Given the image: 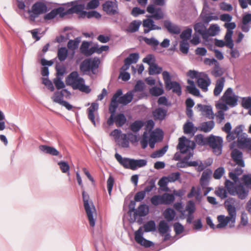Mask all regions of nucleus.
Returning a JSON list of instances; mask_svg holds the SVG:
<instances>
[{
    "instance_id": "nucleus-37",
    "label": "nucleus",
    "mask_w": 251,
    "mask_h": 251,
    "mask_svg": "<svg viewBox=\"0 0 251 251\" xmlns=\"http://www.w3.org/2000/svg\"><path fill=\"white\" fill-rule=\"evenodd\" d=\"M241 167H237L234 170V172L229 173V177L233 181V182L237 183L239 181L238 176L241 175L243 173V170Z\"/></svg>"
},
{
    "instance_id": "nucleus-22",
    "label": "nucleus",
    "mask_w": 251,
    "mask_h": 251,
    "mask_svg": "<svg viewBox=\"0 0 251 251\" xmlns=\"http://www.w3.org/2000/svg\"><path fill=\"white\" fill-rule=\"evenodd\" d=\"M194 29L195 32L201 35L203 39H207L208 32H207L206 27L204 24L201 22L197 23L194 25Z\"/></svg>"
},
{
    "instance_id": "nucleus-43",
    "label": "nucleus",
    "mask_w": 251,
    "mask_h": 251,
    "mask_svg": "<svg viewBox=\"0 0 251 251\" xmlns=\"http://www.w3.org/2000/svg\"><path fill=\"white\" fill-rule=\"evenodd\" d=\"M68 51L66 47H61L57 51V57L60 62L65 61L68 56Z\"/></svg>"
},
{
    "instance_id": "nucleus-45",
    "label": "nucleus",
    "mask_w": 251,
    "mask_h": 251,
    "mask_svg": "<svg viewBox=\"0 0 251 251\" xmlns=\"http://www.w3.org/2000/svg\"><path fill=\"white\" fill-rule=\"evenodd\" d=\"M162 71V68L154 63L151 65L149 68V74L152 75H154L160 74Z\"/></svg>"
},
{
    "instance_id": "nucleus-58",
    "label": "nucleus",
    "mask_w": 251,
    "mask_h": 251,
    "mask_svg": "<svg viewBox=\"0 0 251 251\" xmlns=\"http://www.w3.org/2000/svg\"><path fill=\"white\" fill-rule=\"evenodd\" d=\"M139 58V55L138 53H132L125 59L126 60L127 63L132 64L136 63L138 61Z\"/></svg>"
},
{
    "instance_id": "nucleus-52",
    "label": "nucleus",
    "mask_w": 251,
    "mask_h": 251,
    "mask_svg": "<svg viewBox=\"0 0 251 251\" xmlns=\"http://www.w3.org/2000/svg\"><path fill=\"white\" fill-rule=\"evenodd\" d=\"M168 149V146L167 145H166L161 149H159L152 153L151 155V157L152 158L162 157L165 154Z\"/></svg>"
},
{
    "instance_id": "nucleus-28",
    "label": "nucleus",
    "mask_w": 251,
    "mask_h": 251,
    "mask_svg": "<svg viewBox=\"0 0 251 251\" xmlns=\"http://www.w3.org/2000/svg\"><path fill=\"white\" fill-rule=\"evenodd\" d=\"M149 213V208L146 204H141L133 213V221H135L137 216L143 217Z\"/></svg>"
},
{
    "instance_id": "nucleus-34",
    "label": "nucleus",
    "mask_w": 251,
    "mask_h": 251,
    "mask_svg": "<svg viewBox=\"0 0 251 251\" xmlns=\"http://www.w3.org/2000/svg\"><path fill=\"white\" fill-rule=\"evenodd\" d=\"M143 41L148 45L152 47V50L154 51H156L158 52H161V51H159L158 50V46L159 45V42L155 38L151 37V38H148L147 37H144Z\"/></svg>"
},
{
    "instance_id": "nucleus-38",
    "label": "nucleus",
    "mask_w": 251,
    "mask_h": 251,
    "mask_svg": "<svg viewBox=\"0 0 251 251\" xmlns=\"http://www.w3.org/2000/svg\"><path fill=\"white\" fill-rule=\"evenodd\" d=\"M141 22L140 21L134 20L131 22L126 29L127 32L134 33L139 30Z\"/></svg>"
},
{
    "instance_id": "nucleus-48",
    "label": "nucleus",
    "mask_w": 251,
    "mask_h": 251,
    "mask_svg": "<svg viewBox=\"0 0 251 251\" xmlns=\"http://www.w3.org/2000/svg\"><path fill=\"white\" fill-rule=\"evenodd\" d=\"M232 34L233 31H227L224 38L226 43V47L231 49L234 47V43L232 39Z\"/></svg>"
},
{
    "instance_id": "nucleus-60",
    "label": "nucleus",
    "mask_w": 251,
    "mask_h": 251,
    "mask_svg": "<svg viewBox=\"0 0 251 251\" xmlns=\"http://www.w3.org/2000/svg\"><path fill=\"white\" fill-rule=\"evenodd\" d=\"M88 1V0H87L85 5L86 9H95L98 7L100 4L99 0H92L89 1Z\"/></svg>"
},
{
    "instance_id": "nucleus-55",
    "label": "nucleus",
    "mask_w": 251,
    "mask_h": 251,
    "mask_svg": "<svg viewBox=\"0 0 251 251\" xmlns=\"http://www.w3.org/2000/svg\"><path fill=\"white\" fill-rule=\"evenodd\" d=\"M144 231L145 232H149L154 231L156 228L155 222L153 220L148 221L144 225Z\"/></svg>"
},
{
    "instance_id": "nucleus-2",
    "label": "nucleus",
    "mask_w": 251,
    "mask_h": 251,
    "mask_svg": "<svg viewBox=\"0 0 251 251\" xmlns=\"http://www.w3.org/2000/svg\"><path fill=\"white\" fill-rule=\"evenodd\" d=\"M116 97L110 102L109 111L111 115L107 121V124L109 126H111L115 123L116 126L119 127L123 126L126 123L127 119L123 113H118L115 115L117 109V104L115 102Z\"/></svg>"
},
{
    "instance_id": "nucleus-36",
    "label": "nucleus",
    "mask_w": 251,
    "mask_h": 251,
    "mask_svg": "<svg viewBox=\"0 0 251 251\" xmlns=\"http://www.w3.org/2000/svg\"><path fill=\"white\" fill-rule=\"evenodd\" d=\"M215 123L213 121H209L202 123L200 126V130L204 132H210L214 127Z\"/></svg>"
},
{
    "instance_id": "nucleus-10",
    "label": "nucleus",
    "mask_w": 251,
    "mask_h": 251,
    "mask_svg": "<svg viewBox=\"0 0 251 251\" xmlns=\"http://www.w3.org/2000/svg\"><path fill=\"white\" fill-rule=\"evenodd\" d=\"M48 11V7L46 3L42 1H37L32 5L31 9L28 10V13L30 20L34 21L39 15L46 13Z\"/></svg>"
},
{
    "instance_id": "nucleus-25",
    "label": "nucleus",
    "mask_w": 251,
    "mask_h": 251,
    "mask_svg": "<svg viewBox=\"0 0 251 251\" xmlns=\"http://www.w3.org/2000/svg\"><path fill=\"white\" fill-rule=\"evenodd\" d=\"M67 96L71 95V93L67 89H62L61 91H57L54 92L53 96L51 97V99L53 102L60 104L63 100V97L65 94Z\"/></svg>"
},
{
    "instance_id": "nucleus-63",
    "label": "nucleus",
    "mask_w": 251,
    "mask_h": 251,
    "mask_svg": "<svg viewBox=\"0 0 251 251\" xmlns=\"http://www.w3.org/2000/svg\"><path fill=\"white\" fill-rule=\"evenodd\" d=\"M143 62L147 63L149 65V67L152 64H154L155 62V58L154 56L152 54H149L143 58Z\"/></svg>"
},
{
    "instance_id": "nucleus-14",
    "label": "nucleus",
    "mask_w": 251,
    "mask_h": 251,
    "mask_svg": "<svg viewBox=\"0 0 251 251\" xmlns=\"http://www.w3.org/2000/svg\"><path fill=\"white\" fill-rule=\"evenodd\" d=\"M103 11L108 15L112 16L119 14L118 5L116 0H107L102 4Z\"/></svg>"
},
{
    "instance_id": "nucleus-57",
    "label": "nucleus",
    "mask_w": 251,
    "mask_h": 251,
    "mask_svg": "<svg viewBox=\"0 0 251 251\" xmlns=\"http://www.w3.org/2000/svg\"><path fill=\"white\" fill-rule=\"evenodd\" d=\"M192 33V29L191 28L188 27L182 32L180 35V38L183 41H187L191 37Z\"/></svg>"
},
{
    "instance_id": "nucleus-24",
    "label": "nucleus",
    "mask_w": 251,
    "mask_h": 251,
    "mask_svg": "<svg viewBox=\"0 0 251 251\" xmlns=\"http://www.w3.org/2000/svg\"><path fill=\"white\" fill-rule=\"evenodd\" d=\"M167 109H164L161 107H158L152 111V115L154 120L155 121L159 120L162 121L164 120L167 116Z\"/></svg>"
},
{
    "instance_id": "nucleus-12",
    "label": "nucleus",
    "mask_w": 251,
    "mask_h": 251,
    "mask_svg": "<svg viewBox=\"0 0 251 251\" xmlns=\"http://www.w3.org/2000/svg\"><path fill=\"white\" fill-rule=\"evenodd\" d=\"M223 140L222 137L212 134L208 136V145L213 150L216 155H220L222 152Z\"/></svg>"
},
{
    "instance_id": "nucleus-11",
    "label": "nucleus",
    "mask_w": 251,
    "mask_h": 251,
    "mask_svg": "<svg viewBox=\"0 0 251 251\" xmlns=\"http://www.w3.org/2000/svg\"><path fill=\"white\" fill-rule=\"evenodd\" d=\"M244 126L240 125L235 127L231 131V125L229 122L226 123L222 128V130L227 133L226 137L228 142H231L236 138V136L238 135L243 131Z\"/></svg>"
},
{
    "instance_id": "nucleus-49",
    "label": "nucleus",
    "mask_w": 251,
    "mask_h": 251,
    "mask_svg": "<svg viewBox=\"0 0 251 251\" xmlns=\"http://www.w3.org/2000/svg\"><path fill=\"white\" fill-rule=\"evenodd\" d=\"M83 14L82 18L86 17L88 19L95 18L96 19H98L101 17L100 13L95 10L90 11L88 12L85 11V12H83Z\"/></svg>"
},
{
    "instance_id": "nucleus-26",
    "label": "nucleus",
    "mask_w": 251,
    "mask_h": 251,
    "mask_svg": "<svg viewBox=\"0 0 251 251\" xmlns=\"http://www.w3.org/2000/svg\"><path fill=\"white\" fill-rule=\"evenodd\" d=\"M251 27V14L246 13L242 18V25L241 29L244 32L249 31Z\"/></svg>"
},
{
    "instance_id": "nucleus-56",
    "label": "nucleus",
    "mask_w": 251,
    "mask_h": 251,
    "mask_svg": "<svg viewBox=\"0 0 251 251\" xmlns=\"http://www.w3.org/2000/svg\"><path fill=\"white\" fill-rule=\"evenodd\" d=\"M223 100L225 101L226 104H228L231 107H234L237 105L238 96L234 95L233 97H228V98Z\"/></svg>"
},
{
    "instance_id": "nucleus-54",
    "label": "nucleus",
    "mask_w": 251,
    "mask_h": 251,
    "mask_svg": "<svg viewBox=\"0 0 251 251\" xmlns=\"http://www.w3.org/2000/svg\"><path fill=\"white\" fill-rule=\"evenodd\" d=\"M220 31V27L217 25H211L208 29H207L208 34L207 35V39L210 36H214L216 35L218 32Z\"/></svg>"
},
{
    "instance_id": "nucleus-33",
    "label": "nucleus",
    "mask_w": 251,
    "mask_h": 251,
    "mask_svg": "<svg viewBox=\"0 0 251 251\" xmlns=\"http://www.w3.org/2000/svg\"><path fill=\"white\" fill-rule=\"evenodd\" d=\"M187 163L189 167H196V170L199 172L203 171L208 165H210V164L204 165L200 160L188 161Z\"/></svg>"
},
{
    "instance_id": "nucleus-30",
    "label": "nucleus",
    "mask_w": 251,
    "mask_h": 251,
    "mask_svg": "<svg viewBox=\"0 0 251 251\" xmlns=\"http://www.w3.org/2000/svg\"><path fill=\"white\" fill-rule=\"evenodd\" d=\"M197 106L199 108V111H201L202 114H205L207 118L209 119L214 118V114L211 106L198 104Z\"/></svg>"
},
{
    "instance_id": "nucleus-40",
    "label": "nucleus",
    "mask_w": 251,
    "mask_h": 251,
    "mask_svg": "<svg viewBox=\"0 0 251 251\" xmlns=\"http://www.w3.org/2000/svg\"><path fill=\"white\" fill-rule=\"evenodd\" d=\"M81 41V37H77L74 40H70L67 44V47L71 50H75L78 48L79 43Z\"/></svg>"
},
{
    "instance_id": "nucleus-47",
    "label": "nucleus",
    "mask_w": 251,
    "mask_h": 251,
    "mask_svg": "<svg viewBox=\"0 0 251 251\" xmlns=\"http://www.w3.org/2000/svg\"><path fill=\"white\" fill-rule=\"evenodd\" d=\"M224 72L222 69V68L220 66V63L217 62V63L214 65L213 70L211 71V74L215 77H218L221 76Z\"/></svg>"
},
{
    "instance_id": "nucleus-27",
    "label": "nucleus",
    "mask_w": 251,
    "mask_h": 251,
    "mask_svg": "<svg viewBox=\"0 0 251 251\" xmlns=\"http://www.w3.org/2000/svg\"><path fill=\"white\" fill-rule=\"evenodd\" d=\"M197 83L199 86L204 92L208 90V87L211 84V80L207 75H205L204 77H199L197 80Z\"/></svg>"
},
{
    "instance_id": "nucleus-17",
    "label": "nucleus",
    "mask_w": 251,
    "mask_h": 251,
    "mask_svg": "<svg viewBox=\"0 0 251 251\" xmlns=\"http://www.w3.org/2000/svg\"><path fill=\"white\" fill-rule=\"evenodd\" d=\"M147 11L151 14L150 17L156 20H159L164 18V13L160 7L155 8L153 4H149L147 8Z\"/></svg>"
},
{
    "instance_id": "nucleus-46",
    "label": "nucleus",
    "mask_w": 251,
    "mask_h": 251,
    "mask_svg": "<svg viewBox=\"0 0 251 251\" xmlns=\"http://www.w3.org/2000/svg\"><path fill=\"white\" fill-rule=\"evenodd\" d=\"M196 142L200 146L208 145V136L205 137L202 134H200L195 137Z\"/></svg>"
},
{
    "instance_id": "nucleus-5",
    "label": "nucleus",
    "mask_w": 251,
    "mask_h": 251,
    "mask_svg": "<svg viewBox=\"0 0 251 251\" xmlns=\"http://www.w3.org/2000/svg\"><path fill=\"white\" fill-rule=\"evenodd\" d=\"M115 157L118 162L126 169L136 170L139 168H142L147 165V161L146 159H134L127 157H122L118 153L115 154Z\"/></svg>"
},
{
    "instance_id": "nucleus-42",
    "label": "nucleus",
    "mask_w": 251,
    "mask_h": 251,
    "mask_svg": "<svg viewBox=\"0 0 251 251\" xmlns=\"http://www.w3.org/2000/svg\"><path fill=\"white\" fill-rule=\"evenodd\" d=\"M163 204H170L175 200V195L173 194L164 193L161 195Z\"/></svg>"
},
{
    "instance_id": "nucleus-18",
    "label": "nucleus",
    "mask_w": 251,
    "mask_h": 251,
    "mask_svg": "<svg viewBox=\"0 0 251 251\" xmlns=\"http://www.w3.org/2000/svg\"><path fill=\"white\" fill-rule=\"evenodd\" d=\"M231 157L235 164L239 167H244L245 162L243 158V153L238 149H233L231 152Z\"/></svg>"
},
{
    "instance_id": "nucleus-3",
    "label": "nucleus",
    "mask_w": 251,
    "mask_h": 251,
    "mask_svg": "<svg viewBox=\"0 0 251 251\" xmlns=\"http://www.w3.org/2000/svg\"><path fill=\"white\" fill-rule=\"evenodd\" d=\"M235 183L229 179H226L225 185L228 192L232 196L237 195L239 199H246L249 195V188L241 183L236 185Z\"/></svg>"
},
{
    "instance_id": "nucleus-44",
    "label": "nucleus",
    "mask_w": 251,
    "mask_h": 251,
    "mask_svg": "<svg viewBox=\"0 0 251 251\" xmlns=\"http://www.w3.org/2000/svg\"><path fill=\"white\" fill-rule=\"evenodd\" d=\"M150 137L157 142L160 141L162 140L163 138V131L160 129H158L157 130L152 131L150 133Z\"/></svg>"
},
{
    "instance_id": "nucleus-61",
    "label": "nucleus",
    "mask_w": 251,
    "mask_h": 251,
    "mask_svg": "<svg viewBox=\"0 0 251 251\" xmlns=\"http://www.w3.org/2000/svg\"><path fill=\"white\" fill-rule=\"evenodd\" d=\"M227 192L228 190L226 188L225 189L224 188H219L215 191V194L221 199H224L227 197Z\"/></svg>"
},
{
    "instance_id": "nucleus-51",
    "label": "nucleus",
    "mask_w": 251,
    "mask_h": 251,
    "mask_svg": "<svg viewBox=\"0 0 251 251\" xmlns=\"http://www.w3.org/2000/svg\"><path fill=\"white\" fill-rule=\"evenodd\" d=\"M118 144L123 148H127L129 146V142L127 135L126 133H123L121 135V140L117 141Z\"/></svg>"
},
{
    "instance_id": "nucleus-31",
    "label": "nucleus",
    "mask_w": 251,
    "mask_h": 251,
    "mask_svg": "<svg viewBox=\"0 0 251 251\" xmlns=\"http://www.w3.org/2000/svg\"><path fill=\"white\" fill-rule=\"evenodd\" d=\"M40 150L44 153L53 156H58L59 152L54 147L48 145H40L39 147Z\"/></svg>"
},
{
    "instance_id": "nucleus-9",
    "label": "nucleus",
    "mask_w": 251,
    "mask_h": 251,
    "mask_svg": "<svg viewBox=\"0 0 251 251\" xmlns=\"http://www.w3.org/2000/svg\"><path fill=\"white\" fill-rule=\"evenodd\" d=\"M82 198L84 202V206L86 211L89 224L91 226H94L95 225V220L94 218L93 213L96 211L95 207L93 203L91 205L89 202V196L85 191H82Z\"/></svg>"
},
{
    "instance_id": "nucleus-59",
    "label": "nucleus",
    "mask_w": 251,
    "mask_h": 251,
    "mask_svg": "<svg viewBox=\"0 0 251 251\" xmlns=\"http://www.w3.org/2000/svg\"><path fill=\"white\" fill-rule=\"evenodd\" d=\"M150 93L152 96L157 97L162 95L164 93V90L161 88L154 86L150 89Z\"/></svg>"
},
{
    "instance_id": "nucleus-29",
    "label": "nucleus",
    "mask_w": 251,
    "mask_h": 251,
    "mask_svg": "<svg viewBox=\"0 0 251 251\" xmlns=\"http://www.w3.org/2000/svg\"><path fill=\"white\" fill-rule=\"evenodd\" d=\"M90 43L88 41H83L80 48L81 53L86 56H91L94 53V46L89 49Z\"/></svg>"
},
{
    "instance_id": "nucleus-13",
    "label": "nucleus",
    "mask_w": 251,
    "mask_h": 251,
    "mask_svg": "<svg viewBox=\"0 0 251 251\" xmlns=\"http://www.w3.org/2000/svg\"><path fill=\"white\" fill-rule=\"evenodd\" d=\"M123 94L122 90L120 89H118L116 93L113 95L111 101H112L115 96V102L117 104V107L119 104H122L124 105H126L129 103L133 100V95L131 92H128L126 94L122 96Z\"/></svg>"
},
{
    "instance_id": "nucleus-35",
    "label": "nucleus",
    "mask_w": 251,
    "mask_h": 251,
    "mask_svg": "<svg viewBox=\"0 0 251 251\" xmlns=\"http://www.w3.org/2000/svg\"><path fill=\"white\" fill-rule=\"evenodd\" d=\"M158 230L160 234L162 235L170 232V226L167 222L164 220L160 221L158 224Z\"/></svg>"
},
{
    "instance_id": "nucleus-39",
    "label": "nucleus",
    "mask_w": 251,
    "mask_h": 251,
    "mask_svg": "<svg viewBox=\"0 0 251 251\" xmlns=\"http://www.w3.org/2000/svg\"><path fill=\"white\" fill-rule=\"evenodd\" d=\"M64 10L62 7H59L52 10L50 12L46 14L44 16L45 20H51L54 19L58 14H61Z\"/></svg>"
},
{
    "instance_id": "nucleus-41",
    "label": "nucleus",
    "mask_w": 251,
    "mask_h": 251,
    "mask_svg": "<svg viewBox=\"0 0 251 251\" xmlns=\"http://www.w3.org/2000/svg\"><path fill=\"white\" fill-rule=\"evenodd\" d=\"M163 215L167 221L170 222L174 219L176 212L173 209L168 208L164 211Z\"/></svg>"
},
{
    "instance_id": "nucleus-16",
    "label": "nucleus",
    "mask_w": 251,
    "mask_h": 251,
    "mask_svg": "<svg viewBox=\"0 0 251 251\" xmlns=\"http://www.w3.org/2000/svg\"><path fill=\"white\" fill-rule=\"evenodd\" d=\"M87 0H79L75 2L71 8L69 9L70 13H76L78 14L79 16L81 18L83 17V12H85L84 9L86 8V3Z\"/></svg>"
},
{
    "instance_id": "nucleus-6",
    "label": "nucleus",
    "mask_w": 251,
    "mask_h": 251,
    "mask_svg": "<svg viewBox=\"0 0 251 251\" xmlns=\"http://www.w3.org/2000/svg\"><path fill=\"white\" fill-rule=\"evenodd\" d=\"M195 147L196 144L194 141H191L187 139L185 136H182L179 138L176 148L182 154L188 152V154L183 158L184 160L188 161L193 155V150Z\"/></svg>"
},
{
    "instance_id": "nucleus-19",
    "label": "nucleus",
    "mask_w": 251,
    "mask_h": 251,
    "mask_svg": "<svg viewBox=\"0 0 251 251\" xmlns=\"http://www.w3.org/2000/svg\"><path fill=\"white\" fill-rule=\"evenodd\" d=\"M143 26L146 28L144 29V32L148 33L152 30H161V27L154 24L153 20L148 18L144 20L143 22Z\"/></svg>"
},
{
    "instance_id": "nucleus-62",
    "label": "nucleus",
    "mask_w": 251,
    "mask_h": 251,
    "mask_svg": "<svg viewBox=\"0 0 251 251\" xmlns=\"http://www.w3.org/2000/svg\"><path fill=\"white\" fill-rule=\"evenodd\" d=\"M225 173V169L220 167L216 169L213 174V177L216 179H220Z\"/></svg>"
},
{
    "instance_id": "nucleus-7",
    "label": "nucleus",
    "mask_w": 251,
    "mask_h": 251,
    "mask_svg": "<svg viewBox=\"0 0 251 251\" xmlns=\"http://www.w3.org/2000/svg\"><path fill=\"white\" fill-rule=\"evenodd\" d=\"M100 60L98 58H87L80 63L79 69L83 75H88L90 71L94 75L99 67Z\"/></svg>"
},
{
    "instance_id": "nucleus-15",
    "label": "nucleus",
    "mask_w": 251,
    "mask_h": 251,
    "mask_svg": "<svg viewBox=\"0 0 251 251\" xmlns=\"http://www.w3.org/2000/svg\"><path fill=\"white\" fill-rule=\"evenodd\" d=\"M237 138V145L240 148H247L251 150V138H248L246 133L243 131L238 135L236 136Z\"/></svg>"
},
{
    "instance_id": "nucleus-53",
    "label": "nucleus",
    "mask_w": 251,
    "mask_h": 251,
    "mask_svg": "<svg viewBox=\"0 0 251 251\" xmlns=\"http://www.w3.org/2000/svg\"><path fill=\"white\" fill-rule=\"evenodd\" d=\"M144 122L141 120H137L130 125V129L134 132H138L143 126Z\"/></svg>"
},
{
    "instance_id": "nucleus-4",
    "label": "nucleus",
    "mask_w": 251,
    "mask_h": 251,
    "mask_svg": "<svg viewBox=\"0 0 251 251\" xmlns=\"http://www.w3.org/2000/svg\"><path fill=\"white\" fill-rule=\"evenodd\" d=\"M66 82L72 85L74 90L78 89L86 94H89L91 91L90 87L84 84V79L79 77L78 73L76 71H73L70 73L66 78Z\"/></svg>"
},
{
    "instance_id": "nucleus-20",
    "label": "nucleus",
    "mask_w": 251,
    "mask_h": 251,
    "mask_svg": "<svg viewBox=\"0 0 251 251\" xmlns=\"http://www.w3.org/2000/svg\"><path fill=\"white\" fill-rule=\"evenodd\" d=\"M186 210L188 213L187 215L186 221L188 224H191L194 219L193 214L196 210L195 202L193 201H189L186 206Z\"/></svg>"
},
{
    "instance_id": "nucleus-50",
    "label": "nucleus",
    "mask_w": 251,
    "mask_h": 251,
    "mask_svg": "<svg viewBox=\"0 0 251 251\" xmlns=\"http://www.w3.org/2000/svg\"><path fill=\"white\" fill-rule=\"evenodd\" d=\"M183 130L185 134L192 133L194 135L195 131L193 123L188 121L183 126Z\"/></svg>"
},
{
    "instance_id": "nucleus-64",
    "label": "nucleus",
    "mask_w": 251,
    "mask_h": 251,
    "mask_svg": "<svg viewBox=\"0 0 251 251\" xmlns=\"http://www.w3.org/2000/svg\"><path fill=\"white\" fill-rule=\"evenodd\" d=\"M53 82L57 90L63 89L65 87L64 82L59 77H56L53 80Z\"/></svg>"
},
{
    "instance_id": "nucleus-8",
    "label": "nucleus",
    "mask_w": 251,
    "mask_h": 251,
    "mask_svg": "<svg viewBox=\"0 0 251 251\" xmlns=\"http://www.w3.org/2000/svg\"><path fill=\"white\" fill-rule=\"evenodd\" d=\"M162 76L166 90L167 91L172 90L173 93L180 96L182 94L181 87L180 84L177 81H172L170 73L166 71L162 72Z\"/></svg>"
},
{
    "instance_id": "nucleus-23",
    "label": "nucleus",
    "mask_w": 251,
    "mask_h": 251,
    "mask_svg": "<svg viewBox=\"0 0 251 251\" xmlns=\"http://www.w3.org/2000/svg\"><path fill=\"white\" fill-rule=\"evenodd\" d=\"M212 174L211 170L207 169L204 171L200 179V184L203 189L209 185V179Z\"/></svg>"
},
{
    "instance_id": "nucleus-21",
    "label": "nucleus",
    "mask_w": 251,
    "mask_h": 251,
    "mask_svg": "<svg viewBox=\"0 0 251 251\" xmlns=\"http://www.w3.org/2000/svg\"><path fill=\"white\" fill-rule=\"evenodd\" d=\"M163 25L164 27L170 33L179 34L181 32L180 27L178 25L173 24L169 20H164Z\"/></svg>"
},
{
    "instance_id": "nucleus-1",
    "label": "nucleus",
    "mask_w": 251,
    "mask_h": 251,
    "mask_svg": "<svg viewBox=\"0 0 251 251\" xmlns=\"http://www.w3.org/2000/svg\"><path fill=\"white\" fill-rule=\"evenodd\" d=\"M235 202V199L233 198H229L225 201L224 204L228 211V216L226 217L221 215L218 216L217 220L219 224L216 226L217 228H224L227 225L228 223H229L230 227L234 226L236 216V210L234 206Z\"/></svg>"
},
{
    "instance_id": "nucleus-32",
    "label": "nucleus",
    "mask_w": 251,
    "mask_h": 251,
    "mask_svg": "<svg viewBox=\"0 0 251 251\" xmlns=\"http://www.w3.org/2000/svg\"><path fill=\"white\" fill-rule=\"evenodd\" d=\"M225 82V78L222 77L216 80V85L214 89V95L215 96H219L223 91Z\"/></svg>"
}]
</instances>
